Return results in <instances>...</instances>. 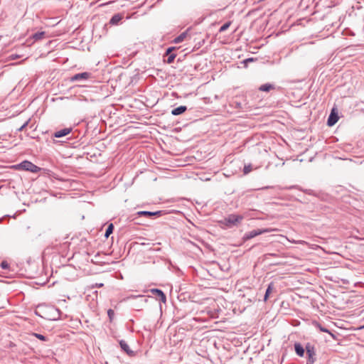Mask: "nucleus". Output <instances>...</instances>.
Masks as SVG:
<instances>
[{"mask_svg": "<svg viewBox=\"0 0 364 364\" xmlns=\"http://www.w3.org/2000/svg\"><path fill=\"white\" fill-rule=\"evenodd\" d=\"M243 216L236 214H230L221 221V223L225 225L227 228H232L237 226L243 220Z\"/></svg>", "mask_w": 364, "mask_h": 364, "instance_id": "f257e3e1", "label": "nucleus"}, {"mask_svg": "<svg viewBox=\"0 0 364 364\" xmlns=\"http://www.w3.org/2000/svg\"><path fill=\"white\" fill-rule=\"evenodd\" d=\"M17 167L19 169L28 171L32 173H38L41 170V168H39L38 166H36L32 162L28 161H22L21 163L17 165Z\"/></svg>", "mask_w": 364, "mask_h": 364, "instance_id": "f03ea898", "label": "nucleus"}, {"mask_svg": "<svg viewBox=\"0 0 364 364\" xmlns=\"http://www.w3.org/2000/svg\"><path fill=\"white\" fill-rule=\"evenodd\" d=\"M271 232V230L269 228H262V229H257V230H253L252 231H250L245 234L243 239L245 240H250L256 236H258L259 235L269 232Z\"/></svg>", "mask_w": 364, "mask_h": 364, "instance_id": "7ed1b4c3", "label": "nucleus"}, {"mask_svg": "<svg viewBox=\"0 0 364 364\" xmlns=\"http://www.w3.org/2000/svg\"><path fill=\"white\" fill-rule=\"evenodd\" d=\"M306 354L308 355L307 364H313L316 360V353L314 346L307 343L306 346Z\"/></svg>", "mask_w": 364, "mask_h": 364, "instance_id": "20e7f679", "label": "nucleus"}, {"mask_svg": "<svg viewBox=\"0 0 364 364\" xmlns=\"http://www.w3.org/2000/svg\"><path fill=\"white\" fill-rule=\"evenodd\" d=\"M150 291L152 293V294L160 301L163 303H166V296L165 294L159 289H151Z\"/></svg>", "mask_w": 364, "mask_h": 364, "instance_id": "39448f33", "label": "nucleus"}, {"mask_svg": "<svg viewBox=\"0 0 364 364\" xmlns=\"http://www.w3.org/2000/svg\"><path fill=\"white\" fill-rule=\"evenodd\" d=\"M91 77V73L87 72H84L81 73H77L71 77V81H78V80H85L89 79Z\"/></svg>", "mask_w": 364, "mask_h": 364, "instance_id": "423d86ee", "label": "nucleus"}, {"mask_svg": "<svg viewBox=\"0 0 364 364\" xmlns=\"http://www.w3.org/2000/svg\"><path fill=\"white\" fill-rule=\"evenodd\" d=\"M139 216H145L147 218H150L152 216H160L161 215V211H156V212H151V211H139L136 213Z\"/></svg>", "mask_w": 364, "mask_h": 364, "instance_id": "0eeeda50", "label": "nucleus"}, {"mask_svg": "<svg viewBox=\"0 0 364 364\" xmlns=\"http://www.w3.org/2000/svg\"><path fill=\"white\" fill-rule=\"evenodd\" d=\"M72 131V128H64L54 133L53 136L56 138H60L70 134Z\"/></svg>", "mask_w": 364, "mask_h": 364, "instance_id": "6e6552de", "label": "nucleus"}, {"mask_svg": "<svg viewBox=\"0 0 364 364\" xmlns=\"http://www.w3.org/2000/svg\"><path fill=\"white\" fill-rule=\"evenodd\" d=\"M338 120V117L336 114L331 112L329 115L327 121V124L329 127L334 125Z\"/></svg>", "mask_w": 364, "mask_h": 364, "instance_id": "1a4fd4ad", "label": "nucleus"}, {"mask_svg": "<svg viewBox=\"0 0 364 364\" xmlns=\"http://www.w3.org/2000/svg\"><path fill=\"white\" fill-rule=\"evenodd\" d=\"M186 110H187V107L186 106L181 105V106H179V107L172 109L171 114L173 115L176 116V115L183 114Z\"/></svg>", "mask_w": 364, "mask_h": 364, "instance_id": "9d476101", "label": "nucleus"}, {"mask_svg": "<svg viewBox=\"0 0 364 364\" xmlns=\"http://www.w3.org/2000/svg\"><path fill=\"white\" fill-rule=\"evenodd\" d=\"M294 349H295L296 353L299 356H300V357L304 356V348H303V346L299 343H296L294 344Z\"/></svg>", "mask_w": 364, "mask_h": 364, "instance_id": "9b49d317", "label": "nucleus"}, {"mask_svg": "<svg viewBox=\"0 0 364 364\" xmlns=\"http://www.w3.org/2000/svg\"><path fill=\"white\" fill-rule=\"evenodd\" d=\"M188 29L187 31L183 32L182 33H181L178 36H177L173 40V42L175 43H179L183 42L186 38V37L188 36Z\"/></svg>", "mask_w": 364, "mask_h": 364, "instance_id": "f8f14e48", "label": "nucleus"}, {"mask_svg": "<svg viewBox=\"0 0 364 364\" xmlns=\"http://www.w3.org/2000/svg\"><path fill=\"white\" fill-rule=\"evenodd\" d=\"M122 19V16L119 14H114L110 19L109 23L117 25Z\"/></svg>", "mask_w": 364, "mask_h": 364, "instance_id": "ddd939ff", "label": "nucleus"}, {"mask_svg": "<svg viewBox=\"0 0 364 364\" xmlns=\"http://www.w3.org/2000/svg\"><path fill=\"white\" fill-rule=\"evenodd\" d=\"M273 89H274V86L269 83H266V84L262 85L259 87V90L262 91V92H269Z\"/></svg>", "mask_w": 364, "mask_h": 364, "instance_id": "4468645a", "label": "nucleus"}, {"mask_svg": "<svg viewBox=\"0 0 364 364\" xmlns=\"http://www.w3.org/2000/svg\"><path fill=\"white\" fill-rule=\"evenodd\" d=\"M119 344L122 349L127 354H132L133 353L132 350H130L129 345L124 341H121Z\"/></svg>", "mask_w": 364, "mask_h": 364, "instance_id": "2eb2a0df", "label": "nucleus"}, {"mask_svg": "<svg viewBox=\"0 0 364 364\" xmlns=\"http://www.w3.org/2000/svg\"><path fill=\"white\" fill-rule=\"evenodd\" d=\"M46 33L44 31L37 32L33 35V38L35 41H38L44 38Z\"/></svg>", "mask_w": 364, "mask_h": 364, "instance_id": "dca6fc26", "label": "nucleus"}, {"mask_svg": "<svg viewBox=\"0 0 364 364\" xmlns=\"http://www.w3.org/2000/svg\"><path fill=\"white\" fill-rule=\"evenodd\" d=\"M113 230L114 225L112 223H110L105 231V237L107 238L112 233Z\"/></svg>", "mask_w": 364, "mask_h": 364, "instance_id": "f3484780", "label": "nucleus"}, {"mask_svg": "<svg viewBox=\"0 0 364 364\" xmlns=\"http://www.w3.org/2000/svg\"><path fill=\"white\" fill-rule=\"evenodd\" d=\"M274 288V285L272 283H270L266 290L265 295H264V301L267 300V298L269 297V294L272 292V289Z\"/></svg>", "mask_w": 364, "mask_h": 364, "instance_id": "a211bd4d", "label": "nucleus"}, {"mask_svg": "<svg viewBox=\"0 0 364 364\" xmlns=\"http://www.w3.org/2000/svg\"><path fill=\"white\" fill-rule=\"evenodd\" d=\"M314 325L315 327L318 328L321 332H326V333H331V332L327 328L322 326L318 322H316V321L314 322Z\"/></svg>", "mask_w": 364, "mask_h": 364, "instance_id": "6ab92c4d", "label": "nucleus"}, {"mask_svg": "<svg viewBox=\"0 0 364 364\" xmlns=\"http://www.w3.org/2000/svg\"><path fill=\"white\" fill-rule=\"evenodd\" d=\"M231 25V21L226 22L225 24H223L219 29V32L222 33L225 31Z\"/></svg>", "mask_w": 364, "mask_h": 364, "instance_id": "aec40b11", "label": "nucleus"}, {"mask_svg": "<svg viewBox=\"0 0 364 364\" xmlns=\"http://www.w3.org/2000/svg\"><path fill=\"white\" fill-rule=\"evenodd\" d=\"M33 336L43 341H46L48 340V338L45 336L40 333H33Z\"/></svg>", "mask_w": 364, "mask_h": 364, "instance_id": "412c9836", "label": "nucleus"}, {"mask_svg": "<svg viewBox=\"0 0 364 364\" xmlns=\"http://www.w3.org/2000/svg\"><path fill=\"white\" fill-rule=\"evenodd\" d=\"M252 170L251 164L245 165L243 169L244 174H248Z\"/></svg>", "mask_w": 364, "mask_h": 364, "instance_id": "4be33fe9", "label": "nucleus"}, {"mask_svg": "<svg viewBox=\"0 0 364 364\" xmlns=\"http://www.w3.org/2000/svg\"><path fill=\"white\" fill-rule=\"evenodd\" d=\"M0 267L4 270H6L9 269V264L6 261H2L0 264Z\"/></svg>", "mask_w": 364, "mask_h": 364, "instance_id": "5701e85b", "label": "nucleus"}, {"mask_svg": "<svg viewBox=\"0 0 364 364\" xmlns=\"http://www.w3.org/2000/svg\"><path fill=\"white\" fill-rule=\"evenodd\" d=\"M107 315H108V317L109 318V321H112L114 316V311L109 309L108 311H107Z\"/></svg>", "mask_w": 364, "mask_h": 364, "instance_id": "b1692460", "label": "nucleus"}, {"mask_svg": "<svg viewBox=\"0 0 364 364\" xmlns=\"http://www.w3.org/2000/svg\"><path fill=\"white\" fill-rule=\"evenodd\" d=\"M168 55V58H167V63H171L173 62L175 58H176V55L175 54H170V55Z\"/></svg>", "mask_w": 364, "mask_h": 364, "instance_id": "393cba45", "label": "nucleus"}, {"mask_svg": "<svg viewBox=\"0 0 364 364\" xmlns=\"http://www.w3.org/2000/svg\"><path fill=\"white\" fill-rule=\"evenodd\" d=\"M130 298H133V299H136V298H140L141 300L144 301V302H146L147 301V299L144 298V296H141V295H139V296H130ZM129 299V297L128 298Z\"/></svg>", "mask_w": 364, "mask_h": 364, "instance_id": "a878e982", "label": "nucleus"}, {"mask_svg": "<svg viewBox=\"0 0 364 364\" xmlns=\"http://www.w3.org/2000/svg\"><path fill=\"white\" fill-rule=\"evenodd\" d=\"M175 49L174 47H170L166 50V55L172 54L171 52Z\"/></svg>", "mask_w": 364, "mask_h": 364, "instance_id": "bb28decb", "label": "nucleus"}, {"mask_svg": "<svg viewBox=\"0 0 364 364\" xmlns=\"http://www.w3.org/2000/svg\"><path fill=\"white\" fill-rule=\"evenodd\" d=\"M103 285H104V284H103L102 283H99V284H98V283H96V284H95V285H93L92 287H98V288H100V287H103Z\"/></svg>", "mask_w": 364, "mask_h": 364, "instance_id": "cd10ccee", "label": "nucleus"}, {"mask_svg": "<svg viewBox=\"0 0 364 364\" xmlns=\"http://www.w3.org/2000/svg\"><path fill=\"white\" fill-rule=\"evenodd\" d=\"M27 125V122H26L24 124H23L20 128L19 130L21 131Z\"/></svg>", "mask_w": 364, "mask_h": 364, "instance_id": "c85d7f7f", "label": "nucleus"}]
</instances>
